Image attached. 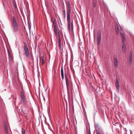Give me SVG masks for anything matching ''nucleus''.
<instances>
[{
    "instance_id": "obj_1",
    "label": "nucleus",
    "mask_w": 134,
    "mask_h": 134,
    "mask_svg": "<svg viewBox=\"0 0 134 134\" xmlns=\"http://www.w3.org/2000/svg\"><path fill=\"white\" fill-rule=\"evenodd\" d=\"M12 26L14 31L17 32L18 30V24L14 16H13L12 20Z\"/></svg>"
},
{
    "instance_id": "obj_2",
    "label": "nucleus",
    "mask_w": 134,
    "mask_h": 134,
    "mask_svg": "<svg viewBox=\"0 0 134 134\" xmlns=\"http://www.w3.org/2000/svg\"><path fill=\"white\" fill-rule=\"evenodd\" d=\"M24 51L26 56L27 57H28L29 53L27 45L25 43H24Z\"/></svg>"
},
{
    "instance_id": "obj_3",
    "label": "nucleus",
    "mask_w": 134,
    "mask_h": 134,
    "mask_svg": "<svg viewBox=\"0 0 134 134\" xmlns=\"http://www.w3.org/2000/svg\"><path fill=\"white\" fill-rule=\"evenodd\" d=\"M65 78L66 80V86L67 87V88L68 91L69 89V87H70V84L68 81V77L67 76V75L65 74Z\"/></svg>"
},
{
    "instance_id": "obj_4",
    "label": "nucleus",
    "mask_w": 134,
    "mask_h": 134,
    "mask_svg": "<svg viewBox=\"0 0 134 134\" xmlns=\"http://www.w3.org/2000/svg\"><path fill=\"white\" fill-rule=\"evenodd\" d=\"M68 10L67 11V16L70 17V13L71 12V7L70 4L69 3L68 4Z\"/></svg>"
},
{
    "instance_id": "obj_5",
    "label": "nucleus",
    "mask_w": 134,
    "mask_h": 134,
    "mask_svg": "<svg viewBox=\"0 0 134 134\" xmlns=\"http://www.w3.org/2000/svg\"><path fill=\"white\" fill-rule=\"evenodd\" d=\"M101 40V34L100 33H98L97 34V40L98 44L99 45L100 44V42Z\"/></svg>"
},
{
    "instance_id": "obj_6",
    "label": "nucleus",
    "mask_w": 134,
    "mask_h": 134,
    "mask_svg": "<svg viewBox=\"0 0 134 134\" xmlns=\"http://www.w3.org/2000/svg\"><path fill=\"white\" fill-rule=\"evenodd\" d=\"M118 60L117 58H114V66L115 68H117L118 65Z\"/></svg>"
},
{
    "instance_id": "obj_7",
    "label": "nucleus",
    "mask_w": 134,
    "mask_h": 134,
    "mask_svg": "<svg viewBox=\"0 0 134 134\" xmlns=\"http://www.w3.org/2000/svg\"><path fill=\"white\" fill-rule=\"evenodd\" d=\"M116 82H115V85L118 91H119V83L118 80L117 78L116 79Z\"/></svg>"
},
{
    "instance_id": "obj_8",
    "label": "nucleus",
    "mask_w": 134,
    "mask_h": 134,
    "mask_svg": "<svg viewBox=\"0 0 134 134\" xmlns=\"http://www.w3.org/2000/svg\"><path fill=\"white\" fill-rule=\"evenodd\" d=\"M123 44L122 45V51L124 52H125L126 49V46L124 42V40H123Z\"/></svg>"
},
{
    "instance_id": "obj_9",
    "label": "nucleus",
    "mask_w": 134,
    "mask_h": 134,
    "mask_svg": "<svg viewBox=\"0 0 134 134\" xmlns=\"http://www.w3.org/2000/svg\"><path fill=\"white\" fill-rule=\"evenodd\" d=\"M115 30L116 31V33L117 35L119 34V24H117L115 25Z\"/></svg>"
},
{
    "instance_id": "obj_10",
    "label": "nucleus",
    "mask_w": 134,
    "mask_h": 134,
    "mask_svg": "<svg viewBox=\"0 0 134 134\" xmlns=\"http://www.w3.org/2000/svg\"><path fill=\"white\" fill-rule=\"evenodd\" d=\"M67 19L68 23V28L69 29L70 27V17L67 16Z\"/></svg>"
},
{
    "instance_id": "obj_11",
    "label": "nucleus",
    "mask_w": 134,
    "mask_h": 134,
    "mask_svg": "<svg viewBox=\"0 0 134 134\" xmlns=\"http://www.w3.org/2000/svg\"><path fill=\"white\" fill-rule=\"evenodd\" d=\"M5 131L7 134L8 133V126L7 124H5L4 126Z\"/></svg>"
},
{
    "instance_id": "obj_12",
    "label": "nucleus",
    "mask_w": 134,
    "mask_h": 134,
    "mask_svg": "<svg viewBox=\"0 0 134 134\" xmlns=\"http://www.w3.org/2000/svg\"><path fill=\"white\" fill-rule=\"evenodd\" d=\"M132 61V52H130V56L129 58V62L131 63Z\"/></svg>"
},
{
    "instance_id": "obj_13",
    "label": "nucleus",
    "mask_w": 134,
    "mask_h": 134,
    "mask_svg": "<svg viewBox=\"0 0 134 134\" xmlns=\"http://www.w3.org/2000/svg\"><path fill=\"white\" fill-rule=\"evenodd\" d=\"M54 27H53L54 29V32L55 34V35L56 36H57V27H56L55 26H54Z\"/></svg>"
},
{
    "instance_id": "obj_14",
    "label": "nucleus",
    "mask_w": 134,
    "mask_h": 134,
    "mask_svg": "<svg viewBox=\"0 0 134 134\" xmlns=\"http://www.w3.org/2000/svg\"><path fill=\"white\" fill-rule=\"evenodd\" d=\"M120 35L122 37V42H123V40H124V42H125V38L124 36V35L122 33H120Z\"/></svg>"
},
{
    "instance_id": "obj_15",
    "label": "nucleus",
    "mask_w": 134,
    "mask_h": 134,
    "mask_svg": "<svg viewBox=\"0 0 134 134\" xmlns=\"http://www.w3.org/2000/svg\"><path fill=\"white\" fill-rule=\"evenodd\" d=\"M12 3L15 9H17V6L15 1L13 0L12 1Z\"/></svg>"
},
{
    "instance_id": "obj_16",
    "label": "nucleus",
    "mask_w": 134,
    "mask_h": 134,
    "mask_svg": "<svg viewBox=\"0 0 134 134\" xmlns=\"http://www.w3.org/2000/svg\"><path fill=\"white\" fill-rule=\"evenodd\" d=\"M21 99L22 102L25 103V99L24 96L21 97Z\"/></svg>"
},
{
    "instance_id": "obj_17",
    "label": "nucleus",
    "mask_w": 134,
    "mask_h": 134,
    "mask_svg": "<svg viewBox=\"0 0 134 134\" xmlns=\"http://www.w3.org/2000/svg\"><path fill=\"white\" fill-rule=\"evenodd\" d=\"M41 58L42 60V65H43L45 63V62H44V59L43 58V56H42L41 57Z\"/></svg>"
},
{
    "instance_id": "obj_18",
    "label": "nucleus",
    "mask_w": 134,
    "mask_h": 134,
    "mask_svg": "<svg viewBox=\"0 0 134 134\" xmlns=\"http://www.w3.org/2000/svg\"><path fill=\"white\" fill-rule=\"evenodd\" d=\"M28 28L29 30H30L31 29V23L30 22H28Z\"/></svg>"
},
{
    "instance_id": "obj_19",
    "label": "nucleus",
    "mask_w": 134,
    "mask_h": 134,
    "mask_svg": "<svg viewBox=\"0 0 134 134\" xmlns=\"http://www.w3.org/2000/svg\"><path fill=\"white\" fill-rule=\"evenodd\" d=\"M61 75H64L63 67L62 66L61 68Z\"/></svg>"
},
{
    "instance_id": "obj_20",
    "label": "nucleus",
    "mask_w": 134,
    "mask_h": 134,
    "mask_svg": "<svg viewBox=\"0 0 134 134\" xmlns=\"http://www.w3.org/2000/svg\"><path fill=\"white\" fill-rule=\"evenodd\" d=\"M53 27H54V26H55L56 27H57V25H56V22H55V21H53Z\"/></svg>"
},
{
    "instance_id": "obj_21",
    "label": "nucleus",
    "mask_w": 134,
    "mask_h": 134,
    "mask_svg": "<svg viewBox=\"0 0 134 134\" xmlns=\"http://www.w3.org/2000/svg\"><path fill=\"white\" fill-rule=\"evenodd\" d=\"M61 44V40L60 38H58V44Z\"/></svg>"
},
{
    "instance_id": "obj_22",
    "label": "nucleus",
    "mask_w": 134,
    "mask_h": 134,
    "mask_svg": "<svg viewBox=\"0 0 134 134\" xmlns=\"http://www.w3.org/2000/svg\"><path fill=\"white\" fill-rule=\"evenodd\" d=\"M20 93L21 97L24 96V93L22 91H20Z\"/></svg>"
},
{
    "instance_id": "obj_23",
    "label": "nucleus",
    "mask_w": 134,
    "mask_h": 134,
    "mask_svg": "<svg viewBox=\"0 0 134 134\" xmlns=\"http://www.w3.org/2000/svg\"><path fill=\"white\" fill-rule=\"evenodd\" d=\"M63 15L64 16V17H65V15H66L65 11L64 10H63Z\"/></svg>"
},
{
    "instance_id": "obj_24",
    "label": "nucleus",
    "mask_w": 134,
    "mask_h": 134,
    "mask_svg": "<svg viewBox=\"0 0 134 134\" xmlns=\"http://www.w3.org/2000/svg\"><path fill=\"white\" fill-rule=\"evenodd\" d=\"M58 36L59 37V38H60V34L59 32H58Z\"/></svg>"
},
{
    "instance_id": "obj_25",
    "label": "nucleus",
    "mask_w": 134,
    "mask_h": 134,
    "mask_svg": "<svg viewBox=\"0 0 134 134\" xmlns=\"http://www.w3.org/2000/svg\"><path fill=\"white\" fill-rule=\"evenodd\" d=\"M59 44V49H60L61 48V44Z\"/></svg>"
},
{
    "instance_id": "obj_26",
    "label": "nucleus",
    "mask_w": 134,
    "mask_h": 134,
    "mask_svg": "<svg viewBox=\"0 0 134 134\" xmlns=\"http://www.w3.org/2000/svg\"><path fill=\"white\" fill-rule=\"evenodd\" d=\"M25 130H24L23 132L22 133V134H25Z\"/></svg>"
},
{
    "instance_id": "obj_27",
    "label": "nucleus",
    "mask_w": 134,
    "mask_h": 134,
    "mask_svg": "<svg viewBox=\"0 0 134 134\" xmlns=\"http://www.w3.org/2000/svg\"><path fill=\"white\" fill-rule=\"evenodd\" d=\"M87 134H91L90 130L87 133Z\"/></svg>"
},
{
    "instance_id": "obj_28",
    "label": "nucleus",
    "mask_w": 134,
    "mask_h": 134,
    "mask_svg": "<svg viewBox=\"0 0 134 134\" xmlns=\"http://www.w3.org/2000/svg\"><path fill=\"white\" fill-rule=\"evenodd\" d=\"M61 76H62V79H64V75H61Z\"/></svg>"
},
{
    "instance_id": "obj_29",
    "label": "nucleus",
    "mask_w": 134,
    "mask_h": 134,
    "mask_svg": "<svg viewBox=\"0 0 134 134\" xmlns=\"http://www.w3.org/2000/svg\"><path fill=\"white\" fill-rule=\"evenodd\" d=\"M71 27H73V23H71Z\"/></svg>"
},
{
    "instance_id": "obj_30",
    "label": "nucleus",
    "mask_w": 134,
    "mask_h": 134,
    "mask_svg": "<svg viewBox=\"0 0 134 134\" xmlns=\"http://www.w3.org/2000/svg\"><path fill=\"white\" fill-rule=\"evenodd\" d=\"M93 7H95L96 6V4H94V3H93Z\"/></svg>"
},
{
    "instance_id": "obj_31",
    "label": "nucleus",
    "mask_w": 134,
    "mask_h": 134,
    "mask_svg": "<svg viewBox=\"0 0 134 134\" xmlns=\"http://www.w3.org/2000/svg\"><path fill=\"white\" fill-rule=\"evenodd\" d=\"M97 134H100V133H99L97 132Z\"/></svg>"
}]
</instances>
